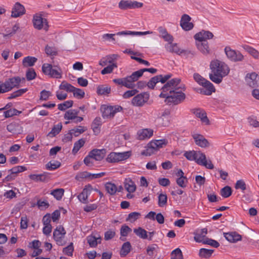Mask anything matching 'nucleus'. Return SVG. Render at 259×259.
Masks as SVG:
<instances>
[{
	"label": "nucleus",
	"mask_w": 259,
	"mask_h": 259,
	"mask_svg": "<svg viewBox=\"0 0 259 259\" xmlns=\"http://www.w3.org/2000/svg\"><path fill=\"white\" fill-rule=\"evenodd\" d=\"M158 30L160 33V36L164 39L165 41L170 42L174 40V38L172 35L169 34L166 29L162 27H159L158 28Z\"/></svg>",
	"instance_id": "c85d7f7f"
},
{
	"label": "nucleus",
	"mask_w": 259,
	"mask_h": 259,
	"mask_svg": "<svg viewBox=\"0 0 259 259\" xmlns=\"http://www.w3.org/2000/svg\"><path fill=\"white\" fill-rule=\"evenodd\" d=\"M87 242L91 247H95L98 244V240H100L99 243H101V237H96L93 235H90L87 238Z\"/></svg>",
	"instance_id": "72a5a7b5"
},
{
	"label": "nucleus",
	"mask_w": 259,
	"mask_h": 259,
	"mask_svg": "<svg viewBox=\"0 0 259 259\" xmlns=\"http://www.w3.org/2000/svg\"><path fill=\"white\" fill-rule=\"evenodd\" d=\"M131 155L130 151L124 152H111L106 158V161L110 163L118 162L128 158Z\"/></svg>",
	"instance_id": "1a4fd4ad"
},
{
	"label": "nucleus",
	"mask_w": 259,
	"mask_h": 259,
	"mask_svg": "<svg viewBox=\"0 0 259 259\" xmlns=\"http://www.w3.org/2000/svg\"><path fill=\"white\" fill-rule=\"evenodd\" d=\"M158 204L159 207H163L167 204V197L166 194L161 193L158 196Z\"/></svg>",
	"instance_id": "49530a36"
},
{
	"label": "nucleus",
	"mask_w": 259,
	"mask_h": 259,
	"mask_svg": "<svg viewBox=\"0 0 259 259\" xmlns=\"http://www.w3.org/2000/svg\"><path fill=\"white\" fill-rule=\"evenodd\" d=\"M213 34L209 31L202 30L194 35V38L197 41H206L207 39L213 37Z\"/></svg>",
	"instance_id": "b1692460"
},
{
	"label": "nucleus",
	"mask_w": 259,
	"mask_h": 259,
	"mask_svg": "<svg viewBox=\"0 0 259 259\" xmlns=\"http://www.w3.org/2000/svg\"><path fill=\"white\" fill-rule=\"evenodd\" d=\"M142 75L139 70L134 72L131 75L124 77V87L128 89H134L136 87L135 82Z\"/></svg>",
	"instance_id": "f8f14e48"
},
{
	"label": "nucleus",
	"mask_w": 259,
	"mask_h": 259,
	"mask_svg": "<svg viewBox=\"0 0 259 259\" xmlns=\"http://www.w3.org/2000/svg\"><path fill=\"white\" fill-rule=\"evenodd\" d=\"M177 184L182 188H185L187 186L188 179L186 177H181L178 178L176 180Z\"/></svg>",
	"instance_id": "4d7b16f0"
},
{
	"label": "nucleus",
	"mask_w": 259,
	"mask_h": 259,
	"mask_svg": "<svg viewBox=\"0 0 259 259\" xmlns=\"http://www.w3.org/2000/svg\"><path fill=\"white\" fill-rule=\"evenodd\" d=\"M209 67L211 70L209 78L212 81L218 84L222 81L223 77L227 76L230 71L228 66L219 60H212Z\"/></svg>",
	"instance_id": "f257e3e1"
},
{
	"label": "nucleus",
	"mask_w": 259,
	"mask_h": 259,
	"mask_svg": "<svg viewBox=\"0 0 259 259\" xmlns=\"http://www.w3.org/2000/svg\"><path fill=\"white\" fill-rule=\"evenodd\" d=\"M74 87L65 81H63L59 86V89L60 90H64L69 92H72L74 91Z\"/></svg>",
	"instance_id": "c03bdc74"
},
{
	"label": "nucleus",
	"mask_w": 259,
	"mask_h": 259,
	"mask_svg": "<svg viewBox=\"0 0 259 259\" xmlns=\"http://www.w3.org/2000/svg\"><path fill=\"white\" fill-rule=\"evenodd\" d=\"M122 110V107L119 105L108 106L103 105L101 106L100 110L104 118L111 119L113 118L116 113L120 112Z\"/></svg>",
	"instance_id": "423d86ee"
},
{
	"label": "nucleus",
	"mask_w": 259,
	"mask_h": 259,
	"mask_svg": "<svg viewBox=\"0 0 259 259\" xmlns=\"http://www.w3.org/2000/svg\"><path fill=\"white\" fill-rule=\"evenodd\" d=\"M232 191L231 188L229 186H225L221 190V195L224 198H228L232 194Z\"/></svg>",
	"instance_id": "3c124183"
},
{
	"label": "nucleus",
	"mask_w": 259,
	"mask_h": 259,
	"mask_svg": "<svg viewBox=\"0 0 259 259\" xmlns=\"http://www.w3.org/2000/svg\"><path fill=\"white\" fill-rule=\"evenodd\" d=\"M18 127V123L15 122H13L7 125V129L9 132L11 133H16L17 132V130Z\"/></svg>",
	"instance_id": "052dcab7"
},
{
	"label": "nucleus",
	"mask_w": 259,
	"mask_h": 259,
	"mask_svg": "<svg viewBox=\"0 0 259 259\" xmlns=\"http://www.w3.org/2000/svg\"><path fill=\"white\" fill-rule=\"evenodd\" d=\"M51 96L52 93L51 92L44 90L40 93L39 99L43 101H47Z\"/></svg>",
	"instance_id": "680f3d73"
},
{
	"label": "nucleus",
	"mask_w": 259,
	"mask_h": 259,
	"mask_svg": "<svg viewBox=\"0 0 259 259\" xmlns=\"http://www.w3.org/2000/svg\"><path fill=\"white\" fill-rule=\"evenodd\" d=\"M224 236L228 241L231 243H235L241 240L242 237L235 232L224 233Z\"/></svg>",
	"instance_id": "a878e982"
},
{
	"label": "nucleus",
	"mask_w": 259,
	"mask_h": 259,
	"mask_svg": "<svg viewBox=\"0 0 259 259\" xmlns=\"http://www.w3.org/2000/svg\"><path fill=\"white\" fill-rule=\"evenodd\" d=\"M33 23L34 27L40 30L42 28L48 30L49 25L46 19L43 18L40 15H35L33 16Z\"/></svg>",
	"instance_id": "2eb2a0df"
},
{
	"label": "nucleus",
	"mask_w": 259,
	"mask_h": 259,
	"mask_svg": "<svg viewBox=\"0 0 259 259\" xmlns=\"http://www.w3.org/2000/svg\"><path fill=\"white\" fill-rule=\"evenodd\" d=\"M225 52L228 58L233 62L243 61L244 59L243 55L239 51L232 50L229 47L225 48Z\"/></svg>",
	"instance_id": "9b49d317"
},
{
	"label": "nucleus",
	"mask_w": 259,
	"mask_h": 259,
	"mask_svg": "<svg viewBox=\"0 0 259 259\" xmlns=\"http://www.w3.org/2000/svg\"><path fill=\"white\" fill-rule=\"evenodd\" d=\"M193 113L198 117L200 118L201 121L206 125L210 124L209 120L207 117L205 111L200 108L194 109L192 110Z\"/></svg>",
	"instance_id": "412c9836"
},
{
	"label": "nucleus",
	"mask_w": 259,
	"mask_h": 259,
	"mask_svg": "<svg viewBox=\"0 0 259 259\" xmlns=\"http://www.w3.org/2000/svg\"><path fill=\"white\" fill-rule=\"evenodd\" d=\"M124 186L125 190L129 193H133L136 189V186L135 183L130 178L125 179Z\"/></svg>",
	"instance_id": "7c9ffc66"
},
{
	"label": "nucleus",
	"mask_w": 259,
	"mask_h": 259,
	"mask_svg": "<svg viewBox=\"0 0 259 259\" xmlns=\"http://www.w3.org/2000/svg\"><path fill=\"white\" fill-rule=\"evenodd\" d=\"M182 91L172 90L168 91L169 93H161L159 96L161 98H165V102L167 103L177 105L183 102L186 98L185 94L182 92Z\"/></svg>",
	"instance_id": "7ed1b4c3"
},
{
	"label": "nucleus",
	"mask_w": 259,
	"mask_h": 259,
	"mask_svg": "<svg viewBox=\"0 0 259 259\" xmlns=\"http://www.w3.org/2000/svg\"><path fill=\"white\" fill-rule=\"evenodd\" d=\"M61 166V163L56 160L51 161L46 165V167L48 170H52L59 168Z\"/></svg>",
	"instance_id": "a19ab883"
},
{
	"label": "nucleus",
	"mask_w": 259,
	"mask_h": 259,
	"mask_svg": "<svg viewBox=\"0 0 259 259\" xmlns=\"http://www.w3.org/2000/svg\"><path fill=\"white\" fill-rule=\"evenodd\" d=\"M87 130V127L83 126H79L77 128L71 130L72 133L75 137H77Z\"/></svg>",
	"instance_id": "603ef678"
},
{
	"label": "nucleus",
	"mask_w": 259,
	"mask_h": 259,
	"mask_svg": "<svg viewBox=\"0 0 259 259\" xmlns=\"http://www.w3.org/2000/svg\"><path fill=\"white\" fill-rule=\"evenodd\" d=\"M153 134V131L151 129H143L139 131L138 133V139L140 140H143L146 139L150 138Z\"/></svg>",
	"instance_id": "cd10ccee"
},
{
	"label": "nucleus",
	"mask_w": 259,
	"mask_h": 259,
	"mask_svg": "<svg viewBox=\"0 0 259 259\" xmlns=\"http://www.w3.org/2000/svg\"><path fill=\"white\" fill-rule=\"evenodd\" d=\"M74 250V247L73 243H71L68 246L63 248V252L64 254L71 256L73 255V252Z\"/></svg>",
	"instance_id": "69168bd1"
},
{
	"label": "nucleus",
	"mask_w": 259,
	"mask_h": 259,
	"mask_svg": "<svg viewBox=\"0 0 259 259\" xmlns=\"http://www.w3.org/2000/svg\"><path fill=\"white\" fill-rule=\"evenodd\" d=\"M153 33L152 31H147L144 32H140V31H122L117 32L116 34H110V33H106L102 35V39L104 41H113L114 44H115V38H114V36L115 35H144L146 34H152Z\"/></svg>",
	"instance_id": "20e7f679"
},
{
	"label": "nucleus",
	"mask_w": 259,
	"mask_h": 259,
	"mask_svg": "<svg viewBox=\"0 0 259 259\" xmlns=\"http://www.w3.org/2000/svg\"><path fill=\"white\" fill-rule=\"evenodd\" d=\"M192 136L194 140L195 143L197 146L202 148H205L209 146L208 141L203 135L198 134H193Z\"/></svg>",
	"instance_id": "6ab92c4d"
},
{
	"label": "nucleus",
	"mask_w": 259,
	"mask_h": 259,
	"mask_svg": "<svg viewBox=\"0 0 259 259\" xmlns=\"http://www.w3.org/2000/svg\"><path fill=\"white\" fill-rule=\"evenodd\" d=\"M180 82L181 79L179 78L171 79L162 88L163 91L162 93H165L172 90H181L185 91L186 88L184 84H181L180 85H179L180 83Z\"/></svg>",
	"instance_id": "6e6552de"
},
{
	"label": "nucleus",
	"mask_w": 259,
	"mask_h": 259,
	"mask_svg": "<svg viewBox=\"0 0 259 259\" xmlns=\"http://www.w3.org/2000/svg\"><path fill=\"white\" fill-rule=\"evenodd\" d=\"M45 52L48 56H56L57 54V49L55 47L49 45L46 46Z\"/></svg>",
	"instance_id": "5fc2aeb1"
},
{
	"label": "nucleus",
	"mask_w": 259,
	"mask_h": 259,
	"mask_svg": "<svg viewBox=\"0 0 259 259\" xmlns=\"http://www.w3.org/2000/svg\"><path fill=\"white\" fill-rule=\"evenodd\" d=\"M214 250L206 248H201L199 250V255L201 257L209 258L210 257Z\"/></svg>",
	"instance_id": "79ce46f5"
},
{
	"label": "nucleus",
	"mask_w": 259,
	"mask_h": 259,
	"mask_svg": "<svg viewBox=\"0 0 259 259\" xmlns=\"http://www.w3.org/2000/svg\"><path fill=\"white\" fill-rule=\"evenodd\" d=\"M143 3L137 1H121L118 4L119 8L121 10H126L128 9H135L141 8L143 6Z\"/></svg>",
	"instance_id": "dca6fc26"
},
{
	"label": "nucleus",
	"mask_w": 259,
	"mask_h": 259,
	"mask_svg": "<svg viewBox=\"0 0 259 259\" xmlns=\"http://www.w3.org/2000/svg\"><path fill=\"white\" fill-rule=\"evenodd\" d=\"M149 99V94L147 92L142 93L135 96L132 101L133 105L142 107L147 103Z\"/></svg>",
	"instance_id": "ddd939ff"
},
{
	"label": "nucleus",
	"mask_w": 259,
	"mask_h": 259,
	"mask_svg": "<svg viewBox=\"0 0 259 259\" xmlns=\"http://www.w3.org/2000/svg\"><path fill=\"white\" fill-rule=\"evenodd\" d=\"M73 104V101L72 100L66 101L63 103L59 104L58 105V108L61 111H65L66 109L71 107Z\"/></svg>",
	"instance_id": "37998d69"
},
{
	"label": "nucleus",
	"mask_w": 259,
	"mask_h": 259,
	"mask_svg": "<svg viewBox=\"0 0 259 259\" xmlns=\"http://www.w3.org/2000/svg\"><path fill=\"white\" fill-rule=\"evenodd\" d=\"M184 155L188 160H194L197 164L203 165L207 168L212 169L214 167L211 160H207L205 155L200 151L194 150L186 151Z\"/></svg>",
	"instance_id": "f03ea898"
},
{
	"label": "nucleus",
	"mask_w": 259,
	"mask_h": 259,
	"mask_svg": "<svg viewBox=\"0 0 259 259\" xmlns=\"http://www.w3.org/2000/svg\"><path fill=\"white\" fill-rule=\"evenodd\" d=\"M64 190L62 188H58L55 189L51 192L52 195L57 200H60L62 199L64 194Z\"/></svg>",
	"instance_id": "ea45409f"
},
{
	"label": "nucleus",
	"mask_w": 259,
	"mask_h": 259,
	"mask_svg": "<svg viewBox=\"0 0 259 259\" xmlns=\"http://www.w3.org/2000/svg\"><path fill=\"white\" fill-rule=\"evenodd\" d=\"M198 49L204 55H207L210 53L208 43L207 41H198L196 43Z\"/></svg>",
	"instance_id": "bb28decb"
},
{
	"label": "nucleus",
	"mask_w": 259,
	"mask_h": 259,
	"mask_svg": "<svg viewBox=\"0 0 259 259\" xmlns=\"http://www.w3.org/2000/svg\"><path fill=\"white\" fill-rule=\"evenodd\" d=\"M27 168L24 166H17L13 167L11 169L9 170V172H11V174L13 175L14 174H17L19 172H21L26 170Z\"/></svg>",
	"instance_id": "6e6d98bb"
},
{
	"label": "nucleus",
	"mask_w": 259,
	"mask_h": 259,
	"mask_svg": "<svg viewBox=\"0 0 259 259\" xmlns=\"http://www.w3.org/2000/svg\"><path fill=\"white\" fill-rule=\"evenodd\" d=\"M245 80L249 87L254 88L258 86L259 76L255 72L247 74L245 77Z\"/></svg>",
	"instance_id": "f3484780"
},
{
	"label": "nucleus",
	"mask_w": 259,
	"mask_h": 259,
	"mask_svg": "<svg viewBox=\"0 0 259 259\" xmlns=\"http://www.w3.org/2000/svg\"><path fill=\"white\" fill-rule=\"evenodd\" d=\"M134 232L142 239H145L148 238L147 232L141 227L135 229Z\"/></svg>",
	"instance_id": "4c0bfd02"
},
{
	"label": "nucleus",
	"mask_w": 259,
	"mask_h": 259,
	"mask_svg": "<svg viewBox=\"0 0 259 259\" xmlns=\"http://www.w3.org/2000/svg\"><path fill=\"white\" fill-rule=\"evenodd\" d=\"M171 259H183V256L181 250L177 248L171 253Z\"/></svg>",
	"instance_id": "a18cd8bd"
},
{
	"label": "nucleus",
	"mask_w": 259,
	"mask_h": 259,
	"mask_svg": "<svg viewBox=\"0 0 259 259\" xmlns=\"http://www.w3.org/2000/svg\"><path fill=\"white\" fill-rule=\"evenodd\" d=\"M168 142L167 140L164 139L161 140H156L152 141L148 145V148L146 150L142 152L141 154L145 155H150L154 151L166 146Z\"/></svg>",
	"instance_id": "39448f33"
},
{
	"label": "nucleus",
	"mask_w": 259,
	"mask_h": 259,
	"mask_svg": "<svg viewBox=\"0 0 259 259\" xmlns=\"http://www.w3.org/2000/svg\"><path fill=\"white\" fill-rule=\"evenodd\" d=\"M21 113L15 108L10 109L4 112V116L6 118L12 117L14 115H17Z\"/></svg>",
	"instance_id": "de8ad7c7"
},
{
	"label": "nucleus",
	"mask_w": 259,
	"mask_h": 259,
	"mask_svg": "<svg viewBox=\"0 0 259 259\" xmlns=\"http://www.w3.org/2000/svg\"><path fill=\"white\" fill-rule=\"evenodd\" d=\"M62 128V125L61 123L55 125L52 128L51 131L48 133L47 136L51 138L56 136L61 132Z\"/></svg>",
	"instance_id": "f704fd0d"
},
{
	"label": "nucleus",
	"mask_w": 259,
	"mask_h": 259,
	"mask_svg": "<svg viewBox=\"0 0 259 259\" xmlns=\"http://www.w3.org/2000/svg\"><path fill=\"white\" fill-rule=\"evenodd\" d=\"M191 18L187 14H184L182 15L180 21V25L182 28L185 31H189L192 29L194 25L190 21Z\"/></svg>",
	"instance_id": "a211bd4d"
},
{
	"label": "nucleus",
	"mask_w": 259,
	"mask_h": 259,
	"mask_svg": "<svg viewBox=\"0 0 259 259\" xmlns=\"http://www.w3.org/2000/svg\"><path fill=\"white\" fill-rule=\"evenodd\" d=\"M65 234L66 231L62 226H59L55 229L53 237L58 245L63 246L65 244L63 239L64 238Z\"/></svg>",
	"instance_id": "4468645a"
},
{
	"label": "nucleus",
	"mask_w": 259,
	"mask_h": 259,
	"mask_svg": "<svg viewBox=\"0 0 259 259\" xmlns=\"http://www.w3.org/2000/svg\"><path fill=\"white\" fill-rule=\"evenodd\" d=\"M172 41L168 42L167 44L165 45V48L167 51L174 53L178 55H181L183 53H186V51L182 50L179 48L177 45V44H173Z\"/></svg>",
	"instance_id": "4be33fe9"
},
{
	"label": "nucleus",
	"mask_w": 259,
	"mask_h": 259,
	"mask_svg": "<svg viewBox=\"0 0 259 259\" xmlns=\"http://www.w3.org/2000/svg\"><path fill=\"white\" fill-rule=\"evenodd\" d=\"M93 159L96 161L102 160L105 156L106 150L105 149H94L89 152Z\"/></svg>",
	"instance_id": "aec40b11"
},
{
	"label": "nucleus",
	"mask_w": 259,
	"mask_h": 259,
	"mask_svg": "<svg viewBox=\"0 0 259 259\" xmlns=\"http://www.w3.org/2000/svg\"><path fill=\"white\" fill-rule=\"evenodd\" d=\"M97 93L100 95H108L111 92V88L108 86L99 85L97 88Z\"/></svg>",
	"instance_id": "e433bc0d"
},
{
	"label": "nucleus",
	"mask_w": 259,
	"mask_h": 259,
	"mask_svg": "<svg viewBox=\"0 0 259 259\" xmlns=\"http://www.w3.org/2000/svg\"><path fill=\"white\" fill-rule=\"evenodd\" d=\"M78 111L75 110H69L64 115V118L67 119H74L77 115Z\"/></svg>",
	"instance_id": "09e8293b"
},
{
	"label": "nucleus",
	"mask_w": 259,
	"mask_h": 259,
	"mask_svg": "<svg viewBox=\"0 0 259 259\" xmlns=\"http://www.w3.org/2000/svg\"><path fill=\"white\" fill-rule=\"evenodd\" d=\"M42 71L45 74L51 77L56 78H61L62 77L61 69L60 68H58V69L53 68L52 65L50 64H44L42 66Z\"/></svg>",
	"instance_id": "9d476101"
},
{
	"label": "nucleus",
	"mask_w": 259,
	"mask_h": 259,
	"mask_svg": "<svg viewBox=\"0 0 259 259\" xmlns=\"http://www.w3.org/2000/svg\"><path fill=\"white\" fill-rule=\"evenodd\" d=\"M141 216V213L138 212H133L128 214L126 221L133 223L138 219Z\"/></svg>",
	"instance_id": "864d4df0"
},
{
	"label": "nucleus",
	"mask_w": 259,
	"mask_h": 259,
	"mask_svg": "<svg viewBox=\"0 0 259 259\" xmlns=\"http://www.w3.org/2000/svg\"><path fill=\"white\" fill-rule=\"evenodd\" d=\"M203 243L205 244L210 245V246L218 248L220 246L219 243L213 239L207 238L203 241Z\"/></svg>",
	"instance_id": "0e129e2a"
},
{
	"label": "nucleus",
	"mask_w": 259,
	"mask_h": 259,
	"mask_svg": "<svg viewBox=\"0 0 259 259\" xmlns=\"http://www.w3.org/2000/svg\"><path fill=\"white\" fill-rule=\"evenodd\" d=\"M85 141L83 139H80L74 144V147L72 149V153L73 154L76 153L85 144Z\"/></svg>",
	"instance_id": "58836bf2"
},
{
	"label": "nucleus",
	"mask_w": 259,
	"mask_h": 259,
	"mask_svg": "<svg viewBox=\"0 0 259 259\" xmlns=\"http://www.w3.org/2000/svg\"><path fill=\"white\" fill-rule=\"evenodd\" d=\"M25 8L20 3H16L12 9L11 16L12 17L17 18L25 13Z\"/></svg>",
	"instance_id": "5701e85b"
},
{
	"label": "nucleus",
	"mask_w": 259,
	"mask_h": 259,
	"mask_svg": "<svg viewBox=\"0 0 259 259\" xmlns=\"http://www.w3.org/2000/svg\"><path fill=\"white\" fill-rule=\"evenodd\" d=\"M246 50L250 55H251L255 59H258L259 56V52L255 49L251 47H247Z\"/></svg>",
	"instance_id": "774afa93"
},
{
	"label": "nucleus",
	"mask_w": 259,
	"mask_h": 259,
	"mask_svg": "<svg viewBox=\"0 0 259 259\" xmlns=\"http://www.w3.org/2000/svg\"><path fill=\"white\" fill-rule=\"evenodd\" d=\"M36 74L33 68H29L26 73V77L28 80H31L35 78Z\"/></svg>",
	"instance_id": "13d9d810"
},
{
	"label": "nucleus",
	"mask_w": 259,
	"mask_h": 259,
	"mask_svg": "<svg viewBox=\"0 0 259 259\" xmlns=\"http://www.w3.org/2000/svg\"><path fill=\"white\" fill-rule=\"evenodd\" d=\"M101 125V119L100 117H96L92 124V128L94 132L98 130L99 126Z\"/></svg>",
	"instance_id": "e2e57ef3"
},
{
	"label": "nucleus",
	"mask_w": 259,
	"mask_h": 259,
	"mask_svg": "<svg viewBox=\"0 0 259 259\" xmlns=\"http://www.w3.org/2000/svg\"><path fill=\"white\" fill-rule=\"evenodd\" d=\"M92 189V186L90 185L86 186L83 189L82 192L78 195V198L79 201L83 203H88V198L90 194V191Z\"/></svg>",
	"instance_id": "393cba45"
},
{
	"label": "nucleus",
	"mask_w": 259,
	"mask_h": 259,
	"mask_svg": "<svg viewBox=\"0 0 259 259\" xmlns=\"http://www.w3.org/2000/svg\"><path fill=\"white\" fill-rule=\"evenodd\" d=\"M22 80L25 81V78H21L19 76L13 77L6 79L4 82H2V85L6 93L14 88H18Z\"/></svg>",
	"instance_id": "0eeeda50"
},
{
	"label": "nucleus",
	"mask_w": 259,
	"mask_h": 259,
	"mask_svg": "<svg viewBox=\"0 0 259 259\" xmlns=\"http://www.w3.org/2000/svg\"><path fill=\"white\" fill-rule=\"evenodd\" d=\"M27 91V89H22L12 93L8 99L9 100L21 96Z\"/></svg>",
	"instance_id": "8fccbe9b"
},
{
	"label": "nucleus",
	"mask_w": 259,
	"mask_h": 259,
	"mask_svg": "<svg viewBox=\"0 0 259 259\" xmlns=\"http://www.w3.org/2000/svg\"><path fill=\"white\" fill-rule=\"evenodd\" d=\"M201 85L205 89V90L203 92L204 95H210L212 92H215V88L213 85L207 80H206Z\"/></svg>",
	"instance_id": "c756f323"
},
{
	"label": "nucleus",
	"mask_w": 259,
	"mask_h": 259,
	"mask_svg": "<svg viewBox=\"0 0 259 259\" xmlns=\"http://www.w3.org/2000/svg\"><path fill=\"white\" fill-rule=\"evenodd\" d=\"M105 187L107 192L111 195H114L117 191L116 186L111 182H107Z\"/></svg>",
	"instance_id": "c9c22d12"
},
{
	"label": "nucleus",
	"mask_w": 259,
	"mask_h": 259,
	"mask_svg": "<svg viewBox=\"0 0 259 259\" xmlns=\"http://www.w3.org/2000/svg\"><path fill=\"white\" fill-rule=\"evenodd\" d=\"M117 65L116 63H112V64L108 65L106 67H105L102 71V74H106L108 73H110L112 72L114 68H116Z\"/></svg>",
	"instance_id": "bf43d9fd"
},
{
	"label": "nucleus",
	"mask_w": 259,
	"mask_h": 259,
	"mask_svg": "<svg viewBox=\"0 0 259 259\" xmlns=\"http://www.w3.org/2000/svg\"><path fill=\"white\" fill-rule=\"evenodd\" d=\"M72 93H73L74 96L76 97L78 99L83 98L85 95V93L82 90L76 88H74Z\"/></svg>",
	"instance_id": "338daca9"
},
{
	"label": "nucleus",
	"mask_w": 259,
	"mask_h": 259,
	"mask_svg": "<svg viewBox=\"0 0 259 259\" xmlns=\"http://www.w3.org/2000/svg\"><path fill=\"white\" fill-rule=\"evenodd\" d=\"M132 249V246L130 242H126L124 243L121 247L120 255L121 257H125L130 252Z\"/></svg>",
	"instance_id": "2f4dec72"
},
{
	"label": "nucleus",
	"mask_w": 259,
	"mask_h": 259,
	"mask_svg": "<svg viewBox=\"0 0 259 259\" xmlns=\"http://www.w3.org/2000/svg\"><path fill=\"white\" fill-rule=\"evenodd\" d=\"M37 59L34 57L27 56L25 57L22 61V64L24 67H31L37 61Z\"/></svg>",
	"instance_id": "473e14b6"
}]
</instances>
